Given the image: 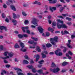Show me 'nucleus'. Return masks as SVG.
<instances>
[{
  "label": "nucleus",
  "mask_w": 75,
  "mask_h": 75,
  "mask_svg": "<svg viewBox=\"0 0 75 75\" xmlns=\"http://www.w3.org/2000/svg\"><path fill=\"white\" fill-rule=\"evenodd\" d=\"M46 46L48 48H50L52 47V45L50 43H47V44H46Z\"/></svg>",
  "instance_id": "nucleus-18"
},
{
  "label": "nucleus",
  "mask_w": 75,
  "mask_h": 75,
  "mask_svg": "<svg viewBox=\"0 0 75 75\" xmlns=\"http://www.w3.org/2000/svg\"><path fill=\"white\" fill-rule=\"evenodd\" d=\"M14 69L17 71V73L18 75H25V73H22L21 72H23V71L21 70L20 68H14Z\"/></svg>",
  "instance_id": "nucleus-4"
},
{
  "label": "nucleus",
  "mask_w": 75,
  "mask_h": 75,
  "mask_svg": "<svg viewBox=\"0 0 75 75\" xmlns=\"http://www.w3.org/2000/svg\"><path fill=\"white\" fill-rule=\"evenodd\" d=\"M67 24L69 25H71L72 24V23H71V22H69L67 23Z\"/></svg>",
  "instance_id": "nucleus-58"
},
{
  "label": "nucleus",
  "mask_w": 75,
  "mask_h": 75,
  "mask_svg": "<svg viewBox=\"0 0 75 75\" xmlns=\"http://www.w3.org/2000/svg\"><path fill=\"white\" fill-rule=\"evenodd\" d=\"M55 67V63L54 62H52L51 65L52 67Z\"/></svg>",
  "instance_id": "nucleus-38"
},
{
  "label": "nucleus",
  "mask_w": 75,
  "mask_h": 75,
  "mask_svg": "<svg viewBox=\"0 0 75 75\" xmlns=\"http://www.w3.org/2000/svg\"><path fill=\"white\" fill-rule=\"evenodd\" d=\"M5 21H6V22H7V23H9V20H8V18H6L5 20Z\"/></svg>",
  "instance_id": "nucleus-59"
},
{
  "label": "nucleus",
  "mask_w": 75,
  "mask_h": 75,
  "mask_svg": "<svg viewBox=\"0 0 75 75\" xmlns=\"http://www.w3.org/2000/svg\"><path fill=\"white\" fill-rule=\"evenodd\" d=\"M4 59V63H5L6 64L7 63H8V62H7V61L6 60V59Z\"/></svg>",
  "instance_id": "nucleus-55"
},
{
  "label": "nucleus",
  "mask_w": 75,
  "mask_h": 75,
  "mask_svg": "<svg viewBox=\"0 0 75 75\" xmlns=\"http://www.w3.org/2000/svg\"><path fill=\"white\" fill-rule=\"evenodd\" d=\"M13 18L15 19L16 18H17V16H16V13H13Z\"/></svg>",
  "instance_id": "nucleus-29"
},
{
  "label": "nucleus",
  "mask_w": 75,
  "mask_h": 75,
  "mask_svg": "<svg viewBox=\"0 0 75 75\" xmlns=\"http://www.w3.org/2000/svg\"><path fill=\"white\" fill-rule=\"evenodd\" d=\"M71 38H75V36L74 35H72L71 36Z\"/></svg>",
  "instance_id": "nucleus-63"
},
{
  "label": "nucleus",
  "mask_w": 75,
  "mask_h": 75,
  "mask_svg": "<svg viewBox=\"0 0 75 75\" xmlns=\"http://www.w3.org/2000/svg\"><path fill=\"white\" fill-rule=\"evenodd\" d=\"M63 48H64V50H63V52H66V51H67V48L65 47H63Z\"/></svg>",
  "instance_id": "nucleus-50"
},
{
  "label": "nucleus",
  "mask_w": 75,
  "mask_h": 75,
  "mask_svg": "<svg viewBox=\"0 0 75 75\" xmlns=\"http://www.w3.org/2000/svg\"><path fill=\"white\" fill-rule=\"evenodd\" d=\"M64 34H69V32H68V31L67 30H65L64 31Z\"/></svg>",
  "instance_id": "nucleus-52"
},
{
  "label": "nucleus",
  "mask_w": 75,
  "mask_h": 75,
  "mask_svg": "<svg viewBox=\"0 0 75 75\" xmlns=\"http://www.w3.org/2000/svg\"><path fill=\"white\" fill-rule=\"evenodd\" d=\"M3 50V45L0 46V51H1Z\"/></svg>",
  "instance_id": "nucleus-33"
},
{
  "label": "nucleus",
  "mask_w": 75,
  "mask_h": 75,
  "mask_svg": "<svg viewBox=\"0 0 75 75\" xmlns=\"http://www.w3.org/2000/svg\"><path fill=\"white\" fill-rule=\"evenodd\" d=\"M42 53H43V54H48V52L46 51H45Z\"/></svg>",
  "instance_id": "nucleus-54"
},
{
  "label": "nucleus",
  "mask_w": 75,
  "mask_h": 75,
  "mask_svg": "<svg viewBox=\"0 0 75 75\" xmlns=\"http://www.w3.org/2000/svg\"><path fill=\"white\" fill-rule=\"evenodd\" d=\"M62 72H66V70L65 69H62L61 71Z\"/></svg>",
  "instance_id": "nucleus-61"
},
{
  "label": "nucleus",
  "mask_w": 75,
  "mask_h": 75,
  "mask_svg": "<svg viewBox=\"0 0 75 75\" xmlns=\"http://www.w3.org/2000/svg\"><path fill=\"white\" fill-rule=\"evenodd\" d=\"M62 7V5L60 4H58L56 5V7L57 8H58L59 7Z\"/></svg>",
  "instance_id": "nucleus-44"
},
{
  "label": "nucleus",
  "mask_w": 75,
  "mask_h": 75,
  "mask_svg": "<svg viewBox=\"0 0 75 75\" xmlns=\"http://www.w3.org/2000/svg\"><path fill=\"white\" fill-rule=\"evenodd\" d=\"M32 71L33 72V73H35L37 72V71L35 69V68H33L32 69Z\"/></svg>",
  "instance_id": "nucleus-39"
},
{
  "label": "nucleus",
  "mask_w": 75,
  "mask_h": 75,
  "mask_svg": "<svg viewBox=\"0 0 75 75\" xmlns=\"http://www.w3.org/2000/svg\"><path fill=\"white\" fill-rule=\"evenodd\" d=\"M38 18H39V19H41V18H42V16H39L38 17Z\"/></svg>",
  "instance_id": "nucleus-62"
},
{
  "label": "nucleus",
  "mask_w": 75,
  "mask_h": 75,
  "mask_svg": "<svg viewBox=\"0 0 75 75\" xmlns=\"http://www.w3.org/2000/svg\"><path fill=\"white\" fill-rule=\"evenodd\" d=\"M45 34L46 36H47V37H48V36H50V33L48 31H46L45 32Z\"/></svg>",
  "instance_id": "nucleus-26"
},
{
  "label": "nucleus",
  "mask_w": 75,
  "mask_h": 75,
  "mask_svg": "<svg viewBox=\"0 0 75 75\" xmlns=\"http://www.w3.org/2000/svg\"><path fill=\"white\" fill-rule=\"evenodd\" d=\"M58 17L59 18H62V19H64V18L63 17V16H58Z\"/></svg>",
  "instance_id": "nucleus-56"
},
{
  "label": "nucleus",
  "mask_w": 75,
  "mask_h": 75,
  "mask_svg": "<svg viewBox=\"0 0 75 75\" xmlns=\"http://www.w3.org/2000/svg\"><path fill=\"white\" fill-rule=\"evenodd\" d=\"M6 68H10V65L9 64H7L6 65Z\"/></svg>",
  "instance_id": "nucleus-57"
},
{
  "label": "nucleus",
  "mask_w": 75,
  "mask_h": 75,
  "mask_svg": "<svg viewBox=\"0 0 75 75\" xmlns=\"http://www.w3.org/2000/svg\"><path fill=\"white\" fill-rule=\"evenodd\" d=\"M8 1L6 2V4L7 5H10V3H12V1L11 0H8Z\"/></svg>",
  "instance_id": "nucleus-28"
},
{
  "label": "nucleus",
  "mask_w": 75,
  "mask_h": 75,
  "mask_svg": "<svg viewBox=\"0 0 75 75\" xmlns=\"http://www.w3.org/2000/svg\"><path fill=\"white\" fill-rule=\"evenodd\" d=\"M29 28V27L28 26H27L25 27H22V29L24 33L25 32V30H28Z\"/></svg>",
  "instance_id": "nucleus-12"
},
{
  "label": "nucleus",
  "mask_w": 75,
  "mask_h": 75,
  "mask_svg": "<svg viewBox=\"0 0 75 75\" xmlns=\"http://www.w3.org/2000/svg\"><path fill=\"white\" fill-rule=\"evenodd\" d=\"M47 30L48 31H51L52 33H53V31H54V29H52V28L49 27L47 29Z\"/></svg>",
  "instance_id": "nucleus-19"
},
{
  "label": "nucleus",
  "mask_w": 75,
  "mask_h": 75,
  "mask_svg": "<svg viewBox=\"0 0 75 75\" xmlns=\"http://www.w3.org/2000/svg\"><path fill=\"white\" fill-rule=\"evenodd\" d=\"M64 7H62L59 9L60 11V12H62V11L63 10H64Z\"/></svg>",
  "instance_id": "nucleus-40"
},
{
  "label": "nucleus",
  "mask_w": 75,
  "mask_h": 75,
  "mask_svg": "<svg viewBox=\"0 0 75 75\" xmlns=\"http://www.w3.org/2000/svg\"><path fill=\"white\" fill-rule=\"evenodd\" d=\"M62 15L64 17H67V16H68V13L62 14Z\"/></svg>",
  "instance_id": "nucleus-45"
},
{
  "label": "nucleus",
  "mask_w": 75,
  "mask_h": 75,
  "mask_svg": "<svg viewBox=\"0 0 75 75\" xmlns=\"http://www.w3.org/2000/svg\"><path fill=\"white\" fill-rule=\"evenodd\" d=\"M52 25L53 28H55L54 27H55V26L57 25V23H56L55 21H53L52 24Z\"/></svg>",
  "instance_id": "nucleus-13"
},
{
  "label": "nucleus",
  "mask_w": 75,
  "mask_h": 75,
  "mask_svg": "<svg viewBox=\"0 0 75 75\" xmlns=\"http://www.w3.org/2000/svg\"><path fill=\"white\" fill-rule=\"evenodd\" d=\"M34 58H36V62H37L40 58V55L38 54L35 55L34 56Z\"/></svg>",
  "instance_id": "nucleus-11"
},
{
  "label": "nucleus",
  "mask_w": 75,
  "mask_h": 75,
  "mask_svg": "<svg viewBox=\"0 0 75 75\" xmlns=\"http://www.w3.org/2000/svg\"><path fill=\"white\" fill-rule=\"evenodd\" d=\"M0 29L1 30H4L5 31L7 30V28L6 27L1 26L0 27Z\"/></svg>",
  "instance_id": "nucleus-17"
},
{
  "label": "nucleus",
  "mask_w": 75,
  "mask_h": 75,
  "mask_svg": "<svg viewBox=\"0 0 75 75\" xmlns=\"http://www.w3.org/2000/svg\"><path fill=\"white\" fill-rule=\"evenodd\" d=\"M4 56H6V57H2V59H7L13 57L14 54L12 52H9L6 51L4 52Z\"/></svg>",
  "instance_id": "nucleus-2"
},
{
  "label": "nucleus",
  "mask_w": 75,
  "mask_h": 75,
  "mask_svg": "<svg viewBox=\"0 0 75 75\" xmlns=\"http://www.w3.org/2000/svg\"><path fill=\"white\" fill-rule=\"evenodd\" d=\"M41 54L42 55V58H46V57H47V56H46V55L45 54L43 53H42Z\"/></svg>",
  "instance_id": "nucleus-24"
},
{
  "label": "nucleus",
  "mask_w": 75,
  "mask_h": 75,
  "mask_svg": "<svg viewBox=\"0 0 75 75\" xmlns=\"http://www.w3.org/2000/svg\"><path fill=\"white\" fill-rule=\"evenodd\" d=\"M71 41L70 40H68V43L67 44V46L69 48H72V47L71 46Z\"/></svg>",
  "instance_id": "nucleus-9"
},
{
  "label": "nucleus",
  "mask_w": 75,
  "mask_h": 75,
  "mask_svg": "<svg viewBox=\"0 0 75 75\" xmlns=\"http://www.w3.org/2000/svg\"><path fill=\"white\" fill-rule=\"evenodd\" d=\"M62 64L63 66H65L67 64V62H64Z\"/></svg>",
  "instance_id": "nucleus-37"
},
{
  "label": "nucleus",
  "mask_w": 75,
  "mask_h": 75,
  "mask_svg": "<svg viewBox=\"0 0 75 75\" xmlns=\"http://www.w3.org/2000/svg\"><path fill=\"white\" fill-rule=\"evenodd\" d=\"M62 55V53L61 52H59L58 53V54L57 55L59 56H61Z\"/></svg>",
  "instance_id": "nucleus-46"
},
{
  "label": "nucleus",
  "mask_w": 75,
  "mask_h": 75,
  "mask_svg": "<svg viewBox=\"0 0 75 75\" xmlns=\"http://www.w3.org/2000/svg\"><path fill=\"white\" fill-rule=\"evenodd\" d=\"M28 43L30 44H33L34 45H36L37 44V42H34L33 41H30L28 42Z\"/></svg>",
  "instance_id": "nucleus-14"
},
{
  "label": "nucleus",
  "mask_w": 75,
  "mask_h": 75,
  "mask_svg": "<svg viewBox=\"0 0 75 75\" xmlns=\"http://www.w3.org/2000/svg\"><path fill=\"white\" fill-rule=\"evenodd\" d=\"M14 47L15 48H19V45H18V44L16 43L14 45Z\"/></svg>",
  "instance_id": "nucleus-23"
},
{
  "label": "nucleus",
  "mask_w": 75,
  "mask_h": 75,
  "mask_svg": "<svg viewBox=\"0 0 75 75\" xmlns=\"http://www.w3.org/2000/svg\"><path fill=\"white\" fill-rule=\"evenodd\" d=\"M22 14L24 16H27V15L25 13V12L23 11L22 12Z\"/></svg>",
  "instance_id": "nucleus-35"
},
{
  "label": "nucleus",
  "mask_w": 75,
  "mask_h": 75,
  "mask_svg": "<svg viewBox=\"0 0 75 75\" xmlns=\"http://www.w3.org/2000/svg\"><path fill=\"white\" fill-rule=\"evenodd\" d=\"M27 68H29V69H32V68H33V66L31 65H28L27 66Z\"/></svg>",
  "instance_id": "nucleus-31"
},
{
  "label": "nucleus",
  "mask_w": 75,
  "mask_h": 75,
  "mask_svg": "<svg viewBox=\"0 0 75 75\" xmlns=\"http://www.w3.org/2000/svg\"><path fill=\"white\" fill-rule=\"evenodd\" d=\"M49 9L51 12H53L54 11L57 10V8L55 7H53L52 8L50 7Z\"/></svg>",
  "instance_id": "nucleus-8"
},
{
  "label": "nucleus",
  "mask_w": 75,
  "mask_h": 75,
  "mask_svg": "<svg viewBox=\"0 0 75 75\" xmlns=\"http://www.w3.org/2000/svg\"><path fill=\"white\" fill-rule=\"evenodd\" d=\"M12 22L14 24V25H16L17 24V21L13 20L12 21Z\"/></svg>",
  "instance_id": "nucleus-22"
},
{
  "label": "nucleus",
  "mask_w": 75,
  "mask_h": 75,
  "mask_svg": "<svg viewBox=\"0 0 75 75\" xmlns=\"http://www.w3.org/2000/svg\"><path fill=\"white\" fill-rule=\"evenodd\" d=\"M27 33L28 34H30V31L29 30H27Z\"/></svg>",
  "instance_id": "nucleus-64"
},
{
  "label": "nucleus",
  "mask_w": 75,
  "mask_h": 75,
  "mask_svg": "<svg viewBox=\"0 0 75 75\" xmlns=\"http://www.w3.org/2000/svg\"><path fill=\"white\" fill-rule=\"evenodd\" d=\"M21 50L22 51H23V52H25L26 51H27V48H26L23 50V49H21Z\"/></svg>",
  "instance_id": "nucleus-43"
},
{
  "label": "nucleus",
  "mask_w": 75,
  "mask_h": 75,
  "mask_svg": "<svg viewBox=\"0 0 75 75\" xmlns=\"http://www.w3.org/2000/svg\"><path fill=\"white\" fill-rule=\"evenodd\" d=\"M44 60H42L38 62V63H39V64H42V63L44 62Z\"/></svg>",
  "instance_id": "nucleus-36"
},
{
  "label": "nucleus",
  "mask_w": 75,
  "mask_h": 75,
  "mask_svg": "<svg viewBox=\"0 0 75 75\" xmlns=\"http://www.w3.org/2000/svg\"><path fill=\"white\" fill-rule=\"evenodd\" d=\"M38 29L40 33H42L43 31H44V29L43 28V27L41 26H39L38 27Z\"/></svg>",
  "instance_id": "nucleus-6"
},
{
  "label": "nucleus",
  "mask_w": 75,
  "mask_h": 75,
  "mask_svg": "<svg viewBox=\"0 0 75 75\" xmlns=\"http://www.w3.org/2000/svg\"><path fill=\"white\" fill-rule=\"evenodd\" d=\"M37 19L36 18H34L31 21V23L36 25V26H38V25L37 22Z\"/></svg>",
  "instance_id": "nucleus-7"
},
{
  "label": "nucleus",
  "mask_w": 75,
  "mask_h": 75,
  "mask_svg": "<svg viewBox=\"0 0 75 75\" xmlns=\"http://www.w3.org/2000/svg\"><path fill=\"white\" fill-rule=\"evenodd\" d=\"M45 7L46 10H49V9L48 8V6L47 5H45Z\"/></svg>",
  "instance_id": "nucleus-48"
},
{
  "label": "nucleus",
  "mask_w": 75,
  "mask_h": 75,
  "mask_svg": "<svg viewBox=\"0 0 75 75\" xmlns=\"http://www.w3.org/2000/svg\"><path fill=\"white\" fill-rule=\"evenodd\" d=\"M38 72V73H39V74H42L43 75H45L46 74H48V72L46 71L45 72V73H43L42 72V70H40L37 71Z\"/></svg>",
  "instance_id": "nucleus-10"
},
{
  "label": "nucleus",
  "mask_w": 75,
  "mask_h": 75,
  "mask_svg": "<svg viewBox=\"0 0 75 75\" xmlns=\"http://www.w3.org/2000/svg\"><path fill=\"white\" fill-rule=\"evenodd\" d=\"M50 71L53 72L54 73H57V72H58L60 71V69L58 67H57L56 68H54L53 69H50Z\"/></svg>",
  "instance_id": "nucleus-5"
},
{
  "label": "nucleus",
  "mask_w": 75,
  "mask_h": 75,
  "mask_svg": "<svg viewBox=\"0 0 75 75\" xmlns=\"http://www.w3.org/2000/svg\"><path fill=\"white\" fill-rule=\"evenodd\" d=\"M30 64H34V61L33 60H31L30 61Z\"/></svg>",
  "instance_id": "nucleus-51"
},
{
  "label": "nucleus",
  "mask_w": 75,
  "mask_h": 75,
  "mask_svg": "<svg viewBox=\"0 0 75 75\" xmlns=\"http://www.w3.org/2000/svg\"><path fill=\"white\" fill-rule=\"evenodd\" d=\"M68 53L70 55H73V53L71 51H69L68 52Z\"/></svg>",
  "instance_id": "nucleus-32"
},
{
  "label": "nucleus",
  "mask_w": 75,
  "mask_h": 75,
  "mask_svg": "<svg viewBox=\"0 0 75 75\" xmlns=\"http://www.w3.org/2000/svg\"><path fill=\"white\" fill-rule=\"evenodd\" d=\"M37 50L38 52H41V50L40 49V47L38 46H37Z\"/></svg>",
  "instance_id": "nucleus-20"
},
{
  "label": "nucleus",
  "mask_w": 75,
  "mask_h": 75,
  "mask_svg": "<svg viewBox=\"0 0 75 75\" xmlns=\"http://www.w3.org/2000/svg\"><path fill=\"white\" fill-rule=\"evenodd\" d=\"M60 51H61V50H60V49H57V50L55 51L54 52L56 55H58V52H60Z\"/></svg>",
  "instance_id": "nucleus-16"
},
{
  "label": "nucleus",
  "mask_w": 75,
  "mask_h": 75,
  "mask_svg": "<svg viewBox=\"0 0 75 75\" xmlns=\"http://www.w3.org/2000/svg\"><path fill=\"white\" fill-rule=\"evenodd\" d=\"M29 23L28 21V20H25V21L24 23L25 24H28Z\"/></svg>",
  "instance_id": "nucleus-47"
},
{
  "label": "nucleus",
  "mask_w": 75,
  "mask_h": 75,
  "mask_svg": "<svg viewBox=\"0 0 75 75\" xmlns=\"http://www.w3.org/2000/svg\"><path fill=\"white\" fill-rule=\"evenodd\" d=\"M50 42L53 45H55V42H58V37L56 36L54 37V38H50Z\"/></svg>",
  "instance_id": "nucleus-3"
},
{
  "label": "nucleus",
  "mask_w": 75,
  "mask_h": 75,
  "mask_svg": "<svg viewBox=\"0 0 75 75\" xmlns=\"http://www.w3.org/2000/svg\"><path fill=\"white\" fill-rule=\"evenodd\" d=\"M18 37L19 38H23V35L18 34Z\"/></svg>",
  "instance_id": "nucleus-25"
},
{
  "label": "nucleus",
  "mask_w": 75,
  "mask_h": 75,
  "mask_svg": "<svg viewBox=\"0 0 75 75\" xmlns=\"http://www.w3.org/2000/svg\"><path fill=\"white\" fill-rule=\"evenodd\" d=\"M57 2V0H53L52 3L55 4V3H56Z\"/></svg>",
  "instance_id": "nucleus-41"
},
{
  "label": "nucleus",
  "mask_w": 75,
  "mask_h": 75,
  "mask_svg": "<svg viewBox=\"0 0 75 75\" xmlns=\"http://www.w3.org/2000/svg\"><path fill=\"white\" fill-rule=\"evenodd\" d=\"M56 21L57 22V25L58 28L59 29L61 28H68V26L66 25L65 24L59 23H60L63 24L64 23V21H61L60 19H57L56 20Z\"/></svg>",
  "instance_id": "nucleus-1"
},
{
  "label": "nucleus",
  "mask_w": 75,
  "mask_h": 75,
  "mask_svg": "<svg viewBox=\"0 0 75 75\" xmlns=\"http://www.w3.org/2000/svg\"><path fill=\"white\" fill-rule=\"evenodd\" d=\"M31 38L34 40V41H38V39H37V38H35L34 37H32Z\"/></svg>",
  "instance_id": "nucleus-34"
},
{
  "label": "nucleus",
  "mask_w": 75,
  "mask_h": 75,
  "mask_svg": "<svg viewBox=\"0 0 75 75\" xmlns=\"http://www.w3.org/2000/svg\"><path fill=\"white\" fill-rule=\"evenodd\" d=\"M23 64H28L29 63V62L26 60H23Z\"/></svg>",
  "instance_id": "nucleus-21"
},
{
  "label": "nucleus",
  "mask_w": 75,
  "mask_h": 75,
  "mask_svg": "<svg viewBox=\"0 0 75 75\" xmlns=\"http://www.w3.org/2000/svg\"><path fill=\"white\" fill-rule=\"evenodd\" d=\"M23 37H28V35L26 34H24L23 35Z\"/></svg>",
  "instance_id": "nucleus-49"
},
{
  "label": "nucleus",
  "mask_w": 75,
  "mask_h": 75,
  "mask_svg": "<svg viewBox=\"0 0 75 75\" xmlns=\"http://www.w3.org/2000/svg\"><path fill=\"white\" fill-rule=\"evenodd\" d=\"M66 20H67L68 21H71V18H69L68 17H67L66 18Z\"/></svg>",
  "instance_id": "nucleus-42"
},
{
  "label": "nucleus",
  "mask_w": 75,
  "mask_h": 75,
  "mask_svg": "<svg viewBox=\"0 0 75 75\" xmlns=\"http://www.w3.org/2000/svg\"><path fill=\"white\" fill-rule=\"evenodd\" d=\"M20 45L22 48H24V43L22 42H21L20 43Z\"/></svg>",
  "instance_id": "nucleus-27"
},
{
  "label": "nucleus",
  "mask_w": 75,
  "mask_h": 75,
  "mask_svg": "<svg viewBox=\"0 0 75 75\" xmlns=\"http://www.w3.org/2000/svg\"><path fill=\"white\" fill-rule=\"evenodd\" d=\"M2 16L3 18H4V17H6L5 14H4V13H3L2 14Z\"/></svg>",
  "instance_id": "nucleus-53"
},
{
  "label": "nucleus",
  "mask_w": 75,
  "mask_h": 75,
  "mask_svg": "<svg viewBox=\"0 0 75 75\" xmlns=\"http://www.w3.org/2000/svg\"><path fill=\"white\" fill-rule=\"evenodd\" d=\"M24 57L25 59H28V60H29V59H30V58L28 57V56L27 55L25 56Z\"/></svg>",
  "instance_id": "nucleus-30"
},
{
  "label": "nucleus",
  "mask_w": 75,
  "mask_h": 75,
  "mask_svg": "<svg viewBox=\"0 0 75 75\" xmlns=\"http://www.w3.org/2000/svg\"><path fill=\"white\" fill-rule=\"evenodd\" d=\"M3 7L4 8H7V5L5 4H4L3 5Z\"/></svg>",
  "instance_id": "nucleus-60"
},
{
  "label": "nucleus",
  "mask_w": 75,
  "mask_h": 75,
  "mask_svg": "<svg viewBox=\"0 0 75 75\" xmlns=\"http://www.w3.org/2000/svg\"><path fill=\"white\" fill-rule=\"evenodd\" d=\"M11 8L12 10L13 11H16V9L15 8L14 6L13 5H11Z\"/></svg>",
  "instance_id": "nucleus-15"
}]
</instances>
